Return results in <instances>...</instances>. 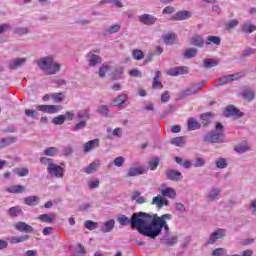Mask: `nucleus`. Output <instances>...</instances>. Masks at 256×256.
I'll return each mask as SVG.
<instances>
[{
    "label": "nucleus",
    "mask_w": 256,
    "mask_h": 256,
    "mask_svg": "<svg viewBox=\"0 0 256 256\" xmlns=\"http://www.w3.org/2000/svg\"><path fill=\"white\" fill-rule=\"evenodd\" d=\"M145 215L143 237H148L153 240L157 239V237L163 233V228L168 225L167 221L173 219L171 214H163L162 216H159L157 214L145 212Z\"/></svg>",
    "instance_id": "f257e3e1"
},
{
    "label": "nucleus",
    "mask_w": 256,
    "mask_h": 256,
    "mask_svg": "<svg viewBox=\"0 0 256 256\" xmlns=\"http://www.w3.org/2000/svg\"><path fill=\"white\" fill-rule=\"evenodd\" d=\"M145 217V212L140 211L133 213L130 218L125 215H120L117 218V221L122 227H127V225H130L132 229H136L140 235H143Z\"/></svg>",
    "instance_id": "f03ea898"
},
{
    "label": "nucleus",
    "mask_w": 256,
    "mask_h": 256,
    "mask_svg": "<svg viewBox=\"0 0 256 256\" xmlns=\"http://www.w3.org/2000/svg\"><path fill=\"white\" fill-rule=\"evenodd\" d=\"M37 65L41 71L46 73V75H57V73L61 71V64L55 62V58L53 56L40 58Z\"/></svg>",
    "instance_id": "7ed1b4c3"
},
{
    "label": "nucleus",
    "mask_w": 256,
    "mask_h": 256,
    "mask_svg": "<svg viewBox=\"0 0 256 256\" xmlns=\"http://www.w3.org/2000/svg\"><path fill=\"white\" fill-rule=\"evenodd\" d=\"M204 143H225V127L221 122H216L215 130L203 136Z\"/></svg>",
    "instance_id": "20e7f679"
},
{
    "label": "nucleus",
    "mask_w": 256,
    "mask_h": 256,
    "mask_svg": "<svg viewBox=\"0 0 256 256\" xmlns=\"http://www.w3.org/2000/svg\"><path fill=\"white\" fill-rule=\"evenodd\" d=\"M47 171L49 175L52 177L57 178H63V175L65 173V169L57 164H50V166L47 167Z\"/></svg>",
    "instance_id": "39448f33"
},
{
    "label": "nucleus",
    "mask_w": 256,
    "mask_h": 256,
    "mask_svg": "<svg viewBox=\"0 0 256 256\" xmlns=\"http://www.w3.org/2000/svg\"><path fill=\"white\" fill-rule=\"evenodd\" d=\"M86 59L90 67H97V65H101V63H103V58L97 54H93V52H89L86 55Z\"/></svg>",
    "instance_id": "423d86ee"
},
{
    "label": "nucleus",
    "mask_w": 256,
    "mask_h": 256,
    "mask_svg": "<svg viewBox=\"0 0 256 256\" xmlns=\"http://www.w3.org/2000/svg\"><path fill=\"white\" fill-rule=\"evenodd\" d=\"M165 175L168 181H176V182L183 181V174L178 170H173V169L167 170L165 172Z\"/></svg>",
    "instance_id": "0eeeda50"
},
{
    "label": "nucleus",
    "mask_w": 256,
    "mask_h": 256,
    "mask_svg": "<svg viewBox=\"0 0 256 256\" xmlns=\"http://www.w3.org/2000/svg\"><path fill=\"white\" fill-rule=\"evenodd\" d=\"M187 73H189V67L187 66L174 67L168 71V75L171 77H179V75H187Z\"/></svg>",
    "instance_id": "6e6552de"
},
{
    "label": "nucleus",
    "mask_w": 256,
    "mask_h": 256,
    "mask_svg": "<svg viewBox=\"0 0 256 256\" xmlns=\"http://www.w3.org/2000/svg\"><path fill=\"white\" fill-rule=\"evenodd\" d=\"M224 117H243V112L234 105H228L224 111Z\"/></svg>",
    "instance_id": "1a4fd4ad"
},
{
    "label": "nucleus",
    "mask_w": 256,
    "mask_h": 256,
    "mask_svg": "<svg viewBox=\"0 0 256 256\" xmlns=\"http://www.w3.org/2000/svg\"><path fill=\"white\" fill-rule=\"evenodd\" d=\"M14 229L20 233H33V226L23 221L16 222L14 224Z\"/></svg>",
    "instance_id": "9d476101"
},
{
    "label": "nucleus",
    "mask_w": 256,
    "mask_h": 256,
    "mask_svg": "<svg viewBox=\"0 0 256 256\" xmlns=\"http://www.w3.org/2000/svg\"><path fill=\"white\" fill-rule=\"evenodd\" d=\"M147 169L143 166L132 167L128 170L127 174L124 176L126 179L128 177H137L138 175H145Z\"/></svg>",
    "instance_id": "9b49d317"
},
{
    "label": "nucleus",
    "mask_w": 256,
    "mask_h": 256,
    "mask_svg": "<svg viewBox=\"0 0 256 256\" xmlns=\"http://www.w3.org/2000/svg\"><path fill=\"white\" fill-rule=\"evenodd\" d=\"M138 19L142 25L151 26L157 23V17L150 14H142L138 17Z\"/></svg>",
    "instance_id": "f8f14e48"
},
{
    "label": "nucleus",
    "mask_w": 256,
    "mask_h": 256,
    "mask_svg": "<svg viewBox=\"0 0 256 256\" xmlns=\"http://www.w3.org/2000/svg\"><path fill=\"white\" fill-rule=\"evenodd\" d=\"M219 195H221V188H214L210 190L206 195L207 203H213V201H217V199H219Z\"/></svg>",
    "instance_id": "ddd939ff"
},
{
    "label": "nucleus",
    "mask_w": 256,
    "mask_h": 256,
    "mask_svg": "<svg viewBox=\"0 0 256 256\" xmlns=\"http://www.w3.org/2000/svg\"><path fill=\"white\" fill-rule=\"evenodd\" d=\"M151 205H156L157 209H163V206L169 207V200L163 199L161 195H158L152 199Z\"/></svg>",
    "instance_id": "4468645a"
},
{
    "label": "nucleus",
    "mask_w": 256,
    "mask_h": 256,
    "mask_svg": "<svg viewBox=\"0 0 256 256\" xmlns=\"http://www.w3.org/2000/svg\"><path fill=\"white\" fill-rule=\"evenodd\" d=\"M191 11H179L174 16H172L173 21H187V19H191Z\"/></svg>",
    "instance_id": "2eb2a0df"
},
{
    "label": "nucleus",
    "mask_w": 256,
    "mask_h": 256,
    "mask_svg": "<svg viewBox=\"0 0 256 256\" xmlns=\"http://www.w3.org/2000/svg\"><path fill=\"white\" fill-rule=\"evenodd\" d=\"M27 63V58H15L10 60L9 69L15 71V69H19V67H23Z\"/></svg>",
    "instance_id": "dca6fc26"
},
{
    "label": "nucleus",
    "mask_w": 256,
    "mask_h": 256,
    "mask_svg": "<svg viewBox=\"0 0 256 256\" xmlns=\"http://www.w3.org/2000/svg\"><path fill=\"white\" fill-rule=\"evenodd\" d=\"M179 241V236L174 235L171 238L165 236L162 240L161 243L165 245V247L171 248L175 247L177 245V242Z\"/></svg>",
    "instance_id": "f3484780"
},
{
    "label": "nucleus",
    "mask_w": 256,
    "mask_h": 256,
    "mask_svg": "<svg viewBox=\"0 0 256 256\" xmlns=\"http://www.w3.org/2000/svg\"><path fill=\"white\" fill-rule=\"evenodd\" d=\"M115 229V220L110 219L104 222L103 226L100 228L101 233H111Z\"/></svg>",
    "instance_id": "a211bd4d"
},
{
    "label": "nucleus",
    "mask_w": 256,
    "mask_h": 256,
    "mask_svg": "<svg viewBox=\"0 0 256 256\" xmlns=\"http://www.w3.org/2000/svg\"><path fill=\"white\" fill-rule=\"evenodd\" d=\"M99 147V139H93L84 144V153H89L93 151V149H97Z\"/></svg>",
    "instance_id": "6ab92c4d"
},
{
    "label": "nucleus",
    "mask_w": 256,
    "mask_h": 256,
    "mask_svg": "<svg viewBox=\"0 0 256 256\" xmlns=\"http://www.w3.org/2000/svg\"><path fill=\"white\" fill-rule=\"evenodd\" d=\"M76 119L78 121H87L91 119V111L89 109H82L77 112Z\"/></svg>",
    "instance_id": "aec40b11"
},
{
    "label": "nucleus",
    "mask_w": 256,
    "mask_h": 256,
    "mask_svg": "<svg viewBox=\"0 0 256 256\" xmlns=\"http://www.w3.org/2000/svg\"><path fill=\"white\" fill-rule=\"evenodd\" d=\"M29 235H22V236H12L8 239L11 245H17V243H23L25 241H29Z\"/></svg>",
    "instance_id": "412c9836"
},
{
    "label": "nucleus",
    "mask_w": 256,
    "mask_h": 256,
    "mask_svg": "<svg viewBox=\"0 0 256 256\" xmlns=\"http://www.w3.org/2000/svg\"><path fill=\"white\" fill-rule=\"evenodd\" d=\"M39 201V196H27L24 198V204L28 205V207H35L36 205H39Z\"/></svg>",
    "instance_id": "4be33fe9"
},
{
    "label": "nucleus",
    "mask_w": 256,
    "mask_h": 256,
    "mask_svg": "<svg viewBox=\"0 0 256 256\" xmlns=\"http://www.w3.org/2000/svg\"><path fill=\"white\" fill-rule=\"evenodd\" d=\"M190 43L191 45H194V47H199L200 49H202V47H205V40L199 35H195L194 37H192Z\"/></svg>",
    "instance_id": "5701e85b"
},
{
    "label": "nucleus",
    "mask_w": 256,
    "mask_h": 256,
    "mask_svg": "<svg viewBox=\"0 0 256 256\" xmlns=\"http://www.w3.org/2000/svg\"><path fill=\"white\" fill-rule=\"evenodd\" d=\"M162 197H168L169 199H175L177 197V192L171 187L161 190Z\"/></svg>",
    "instance_id": "b1692460"
},
{
    "label": "nucleus",
    "mask_w": 256,
    "mask_h": 256,
    "mask_svg": "<svg viewBox=\"0 0 256 256\" xmlns=\"http://www.w3.org/2000/svg\"><path fill=\"white\" fill-rule=\"evenodd\" d=\"M217 65H219L218 60H214L211 58H205L203 60V68L204 69H213V67H217Z\"/></svg>",
    "instance_id": "393cba45"
},
{
    "label": "nucleus",
    "mask_w": 256,
    "mask_h": 256,
    "mask_svg": "<svg viewBox=\"0 0 256 256\" xmlns=\"http://www.w3.org/2000/svg\"><path fill=\"white\" fill-rule=\"evenodd\" d=\"M175 163H177L178 165H181V167H184V169H191V167H193V163H191L190 160H186L183 162V158L176 156L174 158Z\"/></svg>",
    "instance_id": "a878e982"
},
{
    "label": "nucleus",
    "mask_w": 256,
    "mask_h": 256,
    "mask_svg": "<svg viewBox=\"0 0 256 256\" xmlns=\"http://www.w3.org/2000/svg\"><path fill=\"white\" fill-rule=\"evenodd\" d=\"M165 45H173L177 41V36L174 33L165 34L162 37Z\"/></svg>",
    "instance_id": "bb28decb"
},
{
    "label": "nucleus",
    "mask_w": 256,
    "mask_h": 256,
    "mask_svg": "<svg viewBox=\"0 0 256 256\" xmlns=\"http://www.w3.org/2000/svg\"><path fill=\"white\" fill-rule=\"evenodd\" d=\"M187 125L188 131H195L197 129H201V124L199 123V121L195 120V118L188 119Z\"/></svg>",
    "instance_id": "cd10ccee"
},
{
    "label": "nucleus",
    "mask_w": 256,
    "mask_h": 256,
    "mask_svg": "<svg viewBox=\"0 0 256 256\" xmlns=\"http://www.w3.org/2000/svg\"><path fill=\"white\" fill-rule=\"evenodd\" d=\"M125 101H127V94L118 95L113 100L112 107H121V105H123V103H125Z\"/></svg>",
    "instance_id": "c85d7f7f"
},
{
    "label": "nucleus",
    "mask_w": 256,
    "mask_h": 256,
    "mask_svg": "<svg viewBox=\"0 0 256 256\" xmlns=\"http://www.w3.org/2000/svg\"><path fill=\"white\" fill-rule=\"evenodd\" d=\"M96 111L102 117H106L108 119L111 118V113H109V106L107 105L98 106Z\"/></svg>",
    "instance_id": "c756f323"
},
{
    "label": "nucleus",
    "mask_w": 256,
    "mask_h": 256,
    "mask_svg": "<svg viewBox=\"0 0 256 256\" xmlns=\"http://www.w3.org/2000/svg\"><path fill=\"white\" fill-rule=\"evenodd\" d=\"M205 45H221V38L219 36H207Z\"/></svg>",
    "instance_id": "7c9ffc66"
},
{
    "label": "nucleus",
    "mask_w": 256,
    "mask_h": 256,
    "mask_svg": "<svg viewBox=\"0 0 256 256\" xmlns=\"http://www.w3.org/2000/svg\"><path fill=\"white\" fill-rule=\"evenodd\" d=\"M185 139V136L175 137L171 139L170 143L175 147H185Z\"/></svg>",
    "instance_id": "2f4dec72"
},
{
    "label": "nucleus",
    "mask_w": 256,
    "mask_h": 256,
    "mask_svg": "<svg viewBox=\"0 0 256 256\" xmlns=\"http://www.w3.org/2000/svg\"><path fill=\"white\" fill-rule=\"evenodd\" d=\"M6 191H8V193H13L14 195H17L19 193H23V191H25V187L22 185H13L8 187Z\"/></svg>",
    "instance_id": "473e14b6"
},
{
    "label": "nucleus",
    "mask_w": 256,
    "mask_h": 256,
    "mask_svg": "<svg viewBox=\"0 0 256 256\" xmlns=\"http://www.w3.org/2000/svg\"><path fill=\"white\" fill-rule=\"evenodd\" d=\"M255 95H256V93L253 90L242 91V97H243V99H245V101H249V102L254 101Z\"/></svg>",
    "instance_id": "72a5a7b5"
},
{
    "label": "nucleus",
    "mask_w": 256,
    "mask_h": 256,
    "mask_svg": "<svg viewBox=\"0 0 256 256\" xmlns=\"http://www.w3.org/2000/svg\"><path fill=\"white\" fill-rule=\"evenodd\" d=\"M110 77L112 81H119V79H123V68H118L114 70L111 73Z\"/></svg>",
    "instance_id": "f704fd0d"
},
{
    "label": "nucleus",
    "mask_w": 256,
    "mask_h": 256,
    "mask_svg": "<svg viewBox=\"0 0 256 256\" xmlns=\"http://www.w3.org/2000/svg\"><path fill=\"white\" fill-rule=\"evenodd\" d=\"M197 53V48H189L186 49L185 53L183 54V57L184 59H193V57H197Z\"/></svg>",
    "instance_id": "c9c22d12"
},
{
    "label": "nucleus",
    "mask_w": 256,
    "mask_h": 256,
    "mask_svg": "<svg viewBox=\"0 0 256 256\" xmlns=\"http://www.w3.org/2000/svg\"><path fill=\"white\" fill-rule=\"evenodd\" d=\"M44 155L46 157H55V155H59V149L57 147H48L44 150Z\"/></svg>",
    "instance_id": "e433bc0d"
},
{
    "label": "nucleus",
    "mask_w": 256,
    "mask_h": 256,
    "mask_svg": "<svg viewBox=\"0 0 256 256\" xmlns=\"http://www.w3.org/2000/svg\"><path fill=\"white\" fill-rule=\"evenodd\" d=\"M159 163H161V160L158 157L152 158L148 162V167H149L150 171H155L157 169V167H159Z\"/></svg>",
    "instance_id": "4c0bfd02"
},
{
    "label": "nucleus",
    "mask_w": 256,
    "mask_h": 256,
    "mask_svg": "<svg viewBox=\"0 0 256 256\" xmlns=\"http://www.w3.org/2000/svg\"><path fill=\"white\" fill-rule=\"evenodd\" d=\"M8 215H10V217H18V215H23V210L17 206H14L9 208Z\"/></svg>",
    "instance_id": "58836bf2"
},
{
    "label": "nucleus",
    "mask_w": 256,
    "mask_h": 256,
    "mask_svg": "<svg viewBox=\"0 0 256 256\" xmlns=\"http://www.w3.org/2000/svg\"><path fill=\"white\" fill-rule=\"evenodd\" d=\"M231 81H235V76H233V74L222 76L218 79V83H220V85H227V83H231Z\"/></svg>",
    "instance_id": "ea45409f"
},
{
    "label": "nucleus",
    "mask_w": 256,
    "mask_h": 256,
    "mask_svg": "<svg viewBox=\"0 0 256 256\" xmlns=\"http://www.w3.org/2000/svg\"><path fill=\"white\" fill-rule=\"evenodd\" d=\"M132 57L135 59V61H141L145 59V53H143L142 50L134 49L132 51Z\"/></svg>",
    "instance_id": "a19ab883"
},
{
    "label": "nucleus",
    "mask_w": 256,
    "mask_h": 256,
    "mask_svg": "<svg viewBox=\"0 0 256 256\" xmlns=\"http://www.w3.org/2000/svg\"><path fill=\"white\" fill-rule=\"evenodd\" d=\"M14 173L18 175V177H27V175H29V169L25 167L15 168Z\"/></svg>",
    "instance_id": "79ce46f5"
},
{
    "label": "nucleus",
    "mask_w": 256,
    "mask_h": 256,
    "mask_svg": "<svg viewBox=\"0 0 256 256\" xmlns=\"http://www.w3.org/2000/svg\"><path fill=\"white\" fill-rule=\"evenodd\" d=\"M39 221H42V223H53L55 221V218L51 216V214H42L38 216Z\"/></svg>",
    "instance_id": "37998d69"
},
{
    "label": "nucleus",
    "mask_w": 256,
    "mask_h": 256,
    "mask_svg": "<svg viewBox=\"0 0 256 256\" xmlns=\"http://www.w3.org/2000/svg\"><path fill=\"white\" fill-rule=\"evenodd\" d=\"M215 165L218 169H227V166L229 164L227 163V160L225 158H218L215 161Z\"/></svg>",
    "instance_id": "c03bdc74"
},
{
    "label": "nucleus",
    "mask_w": 256,
    "mask_h": 256,
    "mask_svg": "<svg viewBox=\"0 0 256 256\" xmlns=\"http://www.w3.org/2000/svg\"><path fill=\"white\" fill-rule=\"evenodd\" d=\"M84 226L89 231H95V229H97V227H99V223L93 222L92 220H87L84 222Z\"/></svg>",
    "instance_id": "a18cd8bd"
},
{
    "label": "nucleus",
    "mask_w": 256,
    "mask_h": 256,
    "mask_svg": "<svg viewBox=\"0 0 256 256\" xmlns=\"http://www.w3.org/2000/svg\"><path fill=\"white\" fill-rule=\"evenodd\" d=\"M199 91L197 89L187 88L184 92L180 95V99H185V97H189L190 95H197Z\"/></svg>",
    "instance_id": "49530a36"
},
{
    "label": "nucleus",
    "mask_w": 256,
    "mask_h": 256,
    "mask_svg": "<svg viewBox=\"0 0 256 256\" xmlns=\"http://www.w3.org/2000/svg\"><path fill=\"white\" fill-rule=\"evenodd\" d=\"M253 31H256V26L251 23H246L242 27V33H253Z\"/></svg>",
    "instance_id": "de8ad7c7"
},
{
    "label": "nucleus",
    "mask_w": 256,
    "mask_h": 256,
    "mask_svg": "<svg viewBox=\"0 0 256 256\" xmlns=\"http://www.w3.org/2000/svg\"><path fill=\"white\" fill-rule=\"evenodd\" d=\"M51 99H53L54 103H61L65 101V94L63 93H54L51 95Z\"/></svg>",
    "instance_id": "09e8293b"
},
{
    "label": "nucleus",
    "mask_w": 256,
    "mask_h": 256,
    "mask_svg": "<svg viewBox=\"0 0 256 256\" xmlns=\"http://www.w3.org/2000/svg\"><path fill=\"white\" fill-rule=\"evenodd\" d=\"M217 239H225L227 237V230L223 228H218L213 232Z\"/></svg>",
    "instance_id": "8fccbe9b"
},
{
    "label": "nucleus",
    "mask_w": 256,
    "mask_h": 256,
    "mask_svg": "<svg viewBox=\"0 0 256 256\" xmlns=\"http://www.w3.org/2000/svg\"><path fill=\"white\" fill-rule=\"evenodd\" d=\"M119 31H121V25L119 24H114L106 29V33H108V35L119 33Z\"/></svg>",
    "instance_id": "3c124183"
},
{
    "label": "nucleus",
    "mask_w": 256,
    "mask_h": 256,
    "mask_svg": "<svg viewBox=\"0 0 256 256\" xmlns=\"http://www.w3.org/2000/svg\"><path fill=\"white\" fill-rule=\"evenodd\" d=\"M99 167V163L97 162H92L88 167L85 169V173L87 175H91V173H95L97 171V168Z\"/></svg>",
    "instance_id": "603ef678"
},
{
    "label": "nucleus",
    "mask_w": 256,
    "mask_h": 256,
    "mask_svg": "<svg viewBox=\"0 0 256 256\" xmlns=\"http://www.w3.org/2000/svg\"><path fill=\"white\" fill-rule=\"evenodd\" d=\"M85 127H87V120H78L73 127V131H81V129H85Z\"/></svg>",
    "instance_id": "864d4df0"
},
{
    "label": "nucleus",
    "mask_w": 256,
    "mask_h": 256,
    "mask_svg": "<svg viewBox=\"0 0 256 256\" xmlns=\"http://www.w3.org/2000/svg\"><path fill=\"white\" fill-rule=\"evenodd\" d=\"M111 69V66L109 65H102L100 68H99V71H98V75L100 77V79H103L105 78V75L107 74V72Z\"/></svg>",
    "instance_id": "5fc2aeb1"
},
{
    "label": "nucleus",
    "mask_w": 256,
    "mask_h": 256,
    "mask_svg": "<svg viewBox=\"0 0 256 256\" xmlns=\"http://www.w3.org/2000/svg\"><path fill=\"white\" fill-rule=\"evenodd\" d=\"M63 109V106L61 105H48L47 113L53 114L57 113V111H61Z\"/></svg>",
    "instance_id": "6e6d98bb"
},
{
    "label": "nucleus",
    "mask_w": 256,
    "mask_h": 256,
    "mask_svg": "<svg viewBox=\"0 0 256 256\" xmlns=\"http://www.w3.org/2000/svg\"><path fill=\"white\" fill-rule=\"evenodd\" d=\"M26 117H30V119H35V117H37L39 115V112L37 110H33V109H26L24 111Z\"/></svg>",
    "instance_id": "4d7b16f0"
},
{
    "label": "nucleus",
    "mask_w": 256,
    "mask_h": 256,
    "mask_svg": "<svg viewBox=\"0 0 256 256\" xmlns=\"http://www.w3.org/2000/svg\"><path fill=\"white\" fill-rule=\"evenodd\" d=\"M15 35H27L29 33V28L27 27H18L14 29Z\"/></svg>",
    "instance_id": "13d9d810"
},
{
    "label": "nucleus",
    "mask_w": 256,
    "mask_h": 256,
    "mask_svg": "<svg viewBox=\"0 0 256 256\" xmlns=\"http://www.w3.org/2000/svg\"><path fill=\"white\" fill-rule=\"evenodd\" d=\"M52 123H54V125H63L65 123V116L59 115L57 117H54L52 119Z\"/></svg>",
    "instance_id": "bf43d9fd"
},
{
    "label": "nucleus",
    "mask_w": 256,
    "mask_h": 256,
    "mask_svg": "<svg viewBox=\"0 0 256 256\" xmlns=\"http://www.w3.org/2000/svg\"><path fill=\"white\" fill-rule=\"evenodd\" d=\"M237 25H239V20H237V19L230 20L226 24V29H227V31H230V29H235V27H237Z\"/></svg>",
    "instance_id": "052dcab7"
},
{
    "label": "nucleus",
    "mask_w": 256,
    "mask_h": 256,
    "mask_svg": "<svg viewBox=\"0 0 256 256\" xmlns=\"http://www.w3.org/2000/svg\"><path fill=\"white\" fill-rule=\"evenodd\" d=\"M107 133H112L114 137H123V129L121 128H115L113 131H111V129H108Z\"/></svg>",
    "instance_id": "680f3d73"
},
{
    "label": "nucleus",
    "mask_w": 256,
    "mask_h": 256,
    "mask_svg": "<svg viewBox=\"0 0 256 256\" xmlns=\"http://www.w3.org/2000/svg\"><path fill=\"white\" fill-rule=\"evenodd\" d=\"M227 253V250L225 248H216L212 251L211 255L213 256H223Z\"/></svg>",
    "instance_id": "e2e57ef3"
},
{
    "label": "nucleus",
    "mask_w": 256,
    "mask_h": 256,
    "mask_svg": "<svg viewBox=\"0 0 256 256\" xmlns=\"http://www.w3.org/2000/svg\"><path fill=\"white\" fill-rule=\"evenodd\" d=\"M219 239L217 238V236L212 232L208 238V240L206 241V245H215V243H217Z\"/></svg>",
    "instance_id": "0e129e2a"
},
{
    "label": "nucleus",
    "mask_w": 256,
    "mask_h": 256,
    "mask_svg": "<svg viewBox=\"0 0 256 256\" xmlns=\"http://www.w3.org/2000/svg\"><path fill=\"white\" fill-rule=\"evenodd\" d=\"M40 163L42 165H48V167H50V165H53V159L52 158H47V157H41L40 158Z\"/></svg>",
    "instance_id": "69168bd1"
},
{
    "label": "nucleus",
    "mask_w": 256,
    "mask_h": 256,
    "mask_svg": "<svg viewBox=\"0 0 256 256\" xmlns=\"http://www.w3.org/2000/svg\"><path fill=\"white\" fill-rule=\"evenodd\" d=\"M123 163H125V158H123L122 156L116 157L114 159V165L116 167H123Z\"/></svg>",
    "instance_id": "338daca9"
},
{
    "label": "nucleus",
    "mask_w": 256,
    "mask_h": 256,
    "mask_svg": "<svg viewBox=\"0 0 256 256\" xmlns=\"http://www.w3.org/2000/svg\"><path fill=\"white\" fill-rule=\"evenodd\" d=\"M256 50L254 48H246L243 50V57H250V55H255Z\"/></svg>",
    "instance_id": "774afa93"
}]
</instances>
